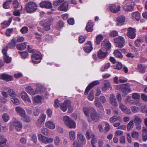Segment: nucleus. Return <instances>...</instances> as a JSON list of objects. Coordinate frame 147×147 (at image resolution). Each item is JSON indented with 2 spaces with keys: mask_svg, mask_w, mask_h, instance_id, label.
I'll return each instance as SVG.
<instances>
[{
  "mask_svg": "<svg viewBox=\"0 0 147 147\" xmlns=\"http://www.w3.org/2000/svg\"><path fill=\"white\" fill-rule=\"evenodd\" d=\"M36 90H34L31 86H27L25 88V90L31 95H34L37 94L41 93L45 91V90L44 87L40 84H36Z\"/></svg>",
  "mask_w": 147,
  "mask_h": 147,
  "instance_id": "f257e3e1",
  "label": "nucleus"
},
{
  "mask_svg": "<svg viewBox=\"0 0 147 147\" xmlns=\"http://www.w3.org/2000/svg\"><path fill=\"white\" fill-rule=\"evenodd\" d=\"M62 120L64 123L69 128L75 129L76 128V124L75 122L69 116H65L63 117Z\"/></svg>",
  "mask_w": 147,
  "mask_h": 147,
  "instance_id": "f03ea898",
  "label": "nucleus"
},
{
  "mask_svg": "<svg viewBox=\"0 0 147 147\" xmlns=\"http://www.w3.org/2000/svg\"><path fill=\"white\" fill-rule=\"evenodd\" d=\"M42 55L38 51L34 52L31 56L32 61L34 63H38L40 62Z\"/></svg>",
  "mask_w": 147,
  "mask_h": 147,
  "instance_id": "7ed1b4c3",
  "label": "nucleus"
},
{
  "mask_svg": "<svg viewBox=\"0 0 147 147\" xmlns=\"http://www.w3.org/2000/svg\"><path fill=\"white\" fill-rule=\"evenodd\" d=\"M36 4L33 2H29L25 6V9L28 13H32L35 11L37 9Z\"/></svg>",
  "mask_w": 147,
  "mask_h": 147,
  "instance_id": "20e7f679",
  "label": "nucleus"
},
{
  "mask_svg": "<svg viewBox=\"0 0 147 147\" xmlns=\"http://www.w3.org/2000/svg\"><path fill=\"white\" fill-rule=\"evenodd\" d=\"M68 108L69 113H71L72 111V108L71 106L70 101L69 100H66L64 103L61 105L60 108L61 110L63 112H65L67 109V107Z\"/></svg>",
  "mask_w": 147,
  "mask_h": 147,
  "instance_id": "39448f33",
  "label": "nucleus"
},
{
  "mask_svg": "<svg viewBox=\"0 0 147 147\" xmlns=\"http://www.w3.org/2000/svg\"><path fill=\"white\" fill-rule=\"evenodd\" d=\"M125 4L123 7L124 10L126 11L130 12L133 11L134 8V3L129 0L125 2Z\"/></svg>",
  "mask_w": 147,
  "mask_h": 147,
  "instance_id": "423d86ee",
  "label": "nucleus"
},
{
  "mask_svg": "<svg viewBox=\"0 0 147 147\" xmlns=\"http://www.w3.org/2000/svg\"><path fill=\"white\" fill-rule=\"evenodd\" d=\"M92 112L90 115L91 120L89 118L88 120V121L89 122H91L92 121L95 122H98L99 120L100 117L95 109H92Z\"/></svg>",
  "mask_w": 147,
  "mask_h": 147,
  "instance_id": "0eeeda50",
  "label": "nucleus"
},
{
  "mask_svg": "<svg viewBox=\"0 0 147 147\" xmlns=\"http://www.w3.org/2000/svg\"><path fill=\"white\" fill-rule=\"evenodd\" d=\"M117 89L121 88L122 91L125 94H127L131 92L129 84H127L121 86H117Z\"/></svg>",
  "mask_w": 147,
  "mask_h": 147,
  "instance_id": "6e6552de",
  "label": "nucleus"
},
{
  "mask_svg": "<svg viewBox=\"0 0 147 147\" xmlns=\"http://www.w3.org/2000/svg\"><path fill=\"white\" fill-rule=\"evenodd\" d=\"M38 138L39 140L46 144L52 143L53 141V138L46 137L41 134L38 135Z\"/></svg>",
  "mask_w": 147,
  "mask_h": 147,
  "instance_id": "1a4fd4ad",
  "label": "nucleus"
},
{
  "mask_svg": "<svg viewBox=\"0 0 147 147\" xmlns=\"http://www.w3.org/2000/svg\"><path fill=\"white\" fill-rule=\"evenodd\" d=\"M114 42L117 47L119 48L123 47L124 45V40L123 37L119 36L114 39Z\"/></svg>",
  "mask_w": 147,
  "mask_h": 147,
  "instance_id": "9d476101",
  "label": "nucleus"
},
{
  "mask_svg": "<svg viewBox=\"0 0 147 147\" xmlns=\"http://www.w3.org/2000/svg\"><path fill=\"white\" fill-rule=\"evenodd\" d=\"M101 46L103 50L105 51H108L111 48V44L107 40H104L101 43Z\"/></svg>",
  "mask_w": 147,
  "mask_h": 147,
  "instance_id": "9b49d317",
  "label": "nucleus"
},
{
  "mask_svg": "<svg viewBox=\"0 0 147 147\" xmlns=\"http://www.w3.org/2000/svg\"><path fill=\"white\" fill-rule=\"evenodd\" d=\"M77 138L78 141L82 145H84L86 144V140L82 134L78 132L77 135Z\"/></svg>",
  "mask_w": 147,
  "mask_h": 147,
  "instance_id": "f8f14e48",
  "label": "nucleus"
},
{
  "mask_svg": "<svg viewBox=\"0 0 147 147\" xmlns=\"http://www.w3.org/2000/svg\"><path fill=\"white\" fill-rule=\"evenodd\" d=\"M99 84V81L98 80L94 81L90 84L86 88L84 92L85 95H87L89 90L92 87Z\"/></svg>",
  "mask_w": 147,
  "mask_h": 147,
  "instance_id": "ddd939ff",
  "label": "nucleus"
},
{
  "mask_svg": "<svg viewBox=\"0 0 147 147\" xmlns=\"http://www.w3.org/2000/svg\"><path fill=\"white\" fill-rule=\"evenodd\" d=\"M109 8L110 10L112 12L116 13L120 11V7L119 5L111 4L109 5Z\"/></svg>",
  "mask_w": 147,
  "mask_h": 147,
  "instance_id": "4468645a",
  "label": "nucleus"
},
{
  "mask_svg": "<svg viewBox=\"0 0 147 147\" xmlns=\"http://www.w3.org/2000/svg\"><path fill=\"white\" fill-rule=\"evenodd\" d=\"M127 31V34L128 37L131 39L134 38L136 35V29L132 28L129 27L128 28Z\"/></svg>",
  "mask_w": 147,
  "mask_h": 147,
  "instance_id": "2eb2a0df",
  "label": "nucleus"
},
{
  "mask_svg": "<svg viewBox=\"0 0 147 147\" xmlns=\"http://www.w3.org/2000/svg\"><path fill=\"white\" fill-rule=\"evenodd\" d=\"M15 110L17 113L22 117H24L25 115L26 112L25 110L20 106L15 107Z\"/></svg>",
  "mask_w": 147,
  "mask_h": 147,
  "instance_id": "dca6fc26",
  "label": "nucleus"
},
{
  "mask_svg": "<svg viewBox=\"0 0 147 147\" xmlns=\"http://www.w3.org/2000/svg\"><path fill=\"white\" fill-rule=\"evenodd\" d=\"M119 107L120 109L126 114L129 115L131 113L130 110L127 108L124 105L121 103L119 104Z\"/></svg>",
  "mask_w": 147,
  "mask_h": 147,
  "instance_id": "f3484780",
  "label": "nucleus"
},
{
  "mask_svg": "<svg viewBox=\"0 0 147 147\" xmlns=\"http://www.w3.org/2000/svg\"><path fill=\"white\" fill-rule=\"evenodd\" d=\"M125 18L123 16L121 15L118 17L116 19L117 25L121 26L123 25L125 21Z\"/></svg>",
  "mask_w": 147,
  "mask_h": 147,
  "instance_id": "a211bd4d",
  "label": "nucleus"
},
{
  "mask_svg": "<svg viewBox=\"0 0 147 147\" xmlns=\"http://www.w3.org/2000/svg\"><path fill=\"white\" fill-rule=\"evenodd\" d=\"M40 5L42 8H45L47 9H49L52 7L51 3L47 1L41 2L40 4Z\"/></svg>",
  "mask_w": 147,
  "mask_h": 147,
  "instance_id": "6ab92c4d",
  "label": "nucleus"
},
{
  "mask_svg": "<svg viewBox=\"0 0 147 147\" xmlns=\"http://www.w3.org/2000/svg\"><path fill=\"white\" fill-rule=\"evenodd\" d=\"M92 50V47L90 41H88L84 47V50L86 53L90 52Z\"/></svg>",
  "mask_w": 147,
  "mask_h": 147,
  "instance_id": "aec40b11",
  "label": "nucleus"
},
{
  "mask_svg": "<svg viewBox=\"0 0 147 147\" xmlns=\"http://www.w3.org/2000/svg\"><path fill=\"white\" fill-rule=\"evenodd\" d=\"M20 95L22 98L23 100L27 102L31 103V100L30 99L29 96L26 92L23 91L22 92Z\"/></svg>",
  "mask_w": 147,
  "mask_h": 147,
  "instance_id": "412c9836",
  "label": "nucleus"
},
{
  "mask_svg": "<svg viewBox=\"0 0 147 147\" xmlns=\"http://www.w3.org/2000/svg\"><path fill=\"white\" fill-rule=\"evenodd\" d=\"M110 103L113 106L117 107L118 104L116 100L115 96L113 94H111L110 97Z\"/></svg>",
  "mask_w": 147,
  "mask_h": 147,
  "instance_id": "4be33fe9",
  "label": "nucleus"
},
{
  "mask_svg": "<svg viewBox=\"0 0 147 147\" xmlns=\"http://www.w3.org/2000/svg\"><path fill=\"white\" fill-rule=\"evenodd\" d=\"M1 78L6 81H10L12 80L13 76L8 74L3 73L1 74L0 76Z\"/></svg>",
  "mask_w": 147,
  "mask_h": 147,
  "instance_id": "5701e85b",
  "label": "nucleus"
},
{
  "mask_svg": "<svg viewBox=\"0 0 147 147\" xmlns=\"http://www.w3.org/2000/svg\"><path fill=\"white\" fill-rule=\"evenodd\" d=\"M12 125L15 126L16 129L18 131H20L22 127V124L18 121H13Z\"/></svg>",
  "mask_w": 147,
  "mask_h": 147,
  "instance_id": "b1692460",
  "label": "nucleus"
},
{
  "mask_svg": "<svg viewBox=\"0 0 147 147\" xmlns=\"http://www.w3.org/2000/svg\"><path fill=\"white\" fill-rule=\"evenodd\" d=\"M92 109H94L92 107H84L83 109V112L85 115L87 117H89V114L90 115L92 111Z\"/></svg>",
  "mask_w": 147,
  "mask_h": 147,
  "instance_id": "393cba45",
  "label": "nucleus"
},
{
  "mask_svg": "<svg viewBox=\"0 0 147 147\" xmlns=\"http://www.w3.org/2000/svg\"><path fill=\"white\" fill-rule=\"evenodd\" d=\"M102 49H100L98 52V57L100 59L105 58L107 56V53L105 52Z\"/></svg>",
  "mask_w": 147,
  "mask_h": 147,
  "instance_id": "a878e982",
  "label": "nucleus"
},
{
  "mask_svg": "<svg viewBox=\"0 0 147 147\" xmlns=\"http://www.w3.org/2000/svg\"><path fill=\"white\" fill-rule=\"evenodd\" d=\"M68 6V3L67 1H65L58 8V10L61 11H66L67 10Z\"/></svg>",
  "mask_w": 147,
  "mask_h": 147,
  "instance_id": "bb28decb",
  "label": "nucleus"
},
{
  "mask_svg": "<svg viewBox=\"0 0 147 147\" xmlns=\"http://www.w3.org/2000/svg\"><path fill=\"white\" fill-rule=\"evenodd\" d=\"M137 67L138 71L140 73L143 74L145 72L146 68L144 65H142L140 64H139L138 65Z\"/></svg>",
  "mask_w": 147,
  "mask_h": 147,
  "instance_id": "cd10ccee",
  "label": "nucleus"
},
{
  "mask_svg": "<svg viewBox=\"0 0 147 147\" xmlns=\"http://www.w3.org/2000/svg\"><path fill=\"white\" fill-rule=\"evenodd\" d=\"M40 24L41 26H43L45 30L46 31H48L50 29V25L47 23L46 22L44 21H40Z\"/></svg>",
  "mask_w": 147,
  "mask_h": 147,
  "instance_id": "c85d7f7f",
  "label": "nucleus"
},
{
  "mask_svg": "<svg viewBox=\"0 0 147 147\" xmlns=\"http://www.w3.org/2000/svg\"><path fill=\"white\" fill-rule=\"evenodd\" d=\"M93 23L91 21H89L86 26V30L88 32H91L93 30Z\"/></svg>",
  "mask_w": 147,
  "mask_h": 147,
  "instance_id": "c756f323",
  "label": "nucleus"
},
{
  "mask_svg": "<svg viewBox=\"0 0 147 147\" xmlns=\"http://www.w3.org/2000/svg\"><path fill=\"white\" fill-rule=\"evenodd\" d=\"M45 125L47 127L52 129H54L55 128V124L50 121L46 122Z\"/></svg>",
  "mask_w": 147,
  "mask_h": 147,
  "instance_id": "7c9ffc66",
  "label": "nucleus"
},
{
  "mask_svg": "<svg viewBox=\"0 0 147 147\" xmlns=\"http://www.w3.org/2000/svg\"><path fill=\"white\" fill-rule=\"evenodd\" d=\"M42 97L40 96L37 95L33 98V101L34 103H39L42 101Z\"/></svg>",
  "mask_w": 147,
  "mask_h": 147,
  "instance_id": "2f4dec72",
  "label": "nucleus"
},
{
  "mask_svg": "<svg viewBox=\"0 0 147 147\" xmlns=\"http://www.w3.org/2000/svg\"><path fill=\"white\" fill-rule=\"evenodd\" d=\"M110 82L106 81L104 82L103 86L102 88V90L103 91H105L107 89H108L110 87Z\"/></svg>",
  "mask_w": 147,
  "mask_h": 147,
  "instance_id": "473e14b6",
  "label": "nucleus"
},
{
  "mask_svg": "<svg viewBox=\"0 0 147 147\" xmlns=\"http://www.w3.org/2000/svg\"><path fill=\"white\" fill-rule=\"evenodd\" d=\"M26 47V44L25 42L17 44L16 45L17 48L19 50H23Z\"/></svg>",
  "mask_w": 147,
  "mask_h": 147,
  "instance_id": "72a5a7b5",
  "label": "nucleus"
},
{
  "mask_svg": "<svg viewBox=\"0 0 147 147\" xmlns=\"http://www.w3.org/2000/svg\"><path fill=\"white\" fill-rule=\"evenodd\" d=\"M131 16L133 18L137 20H139L140 19V13L138 11H135L132 13Z\"/></svg>",
  "mask_w": 147,
  "mask_h": 147,
  "instance_id": "f704fd0d",
  "label": "nucleus"
},
{
  "mask_svg": "<svg viewBox=\"0 0 147 147\" xmlns=\"http://www.w3.org/2000/svg\"><path fill=\"white\" fill-rule=\"evenodd\" d=\"M114 55L117 58L121 59L123 57V56L122 53L118 50H115L114 51Z\"/></svg>",
  "mask_w": 147,
  "mask_h": 147,
  "instance_id": "c9c22d12",
  "label": "nucleus"
},
{
  "mask_svg": "<svg viewBox=\"0 0 147 147\" xmlns=\"http://www.w3.org/2000/svg\"><path fill=\"white\" fill-rule=\"evenodd\" d=\"M8 89V88L5 87L3 88L2 89V91L1 94L5 97H7L8 96V95L7 92H6L5 91H7Z\"/></svg>",
  "mask_w": 147,
  "mask_h": 147,
  "instance_id": "e433bc0d",
  "label": "nucleus"
},
{
  "mask_svg": "<svg viewBox=\"0 0 147 147\" xmlns=\"http://www.w3.org/2000/svg\"><path fill=\"white\" fill-rule=\"evenodd\" d=\"M86 137L87 139L90 140L91 138L94 137V135L92 133V131L91 130H89L86 133Z\"/></svg>",
  "mask_w": 147,
  "mask_h": 147,
  "instance_id": "4c0bfd02",
  "label": "nucleus"
},
{
  "mask_svg": "<svg viewBox=\"0 0 147 147\" xmlns=\"http://www.w3.org/2000/svg\"><path fill=\"white\" fill-rule=\"evenodd\" d=\"M76 132L74 130H71L69 132V137L71 140H74L76 138Z\"/></svg>",
  "mask_w": 147,
  "mask_h": 147,
  "instance_id": "58836bf2",
  "label": "nucleus"
},
{
  "mask_svg": "<svg viewBox=\"0 0 147 147\" xmlns=\"http://www.w3.org/2000/svg\"><path fill=\"white\" fill-rule=\"evenodd\" d=\"M3 58L4 61L7 63H10L11 61V58L7 55L3 56Z\"/></svg>",
  "mask_w": 147,
  "mask_h": 147,
  "instance_id": "ea45409f",
  "label": "nucleus"
},
{
  "mask_svg": "<svg viewBox=\"0 0 147 147\" xmlns=\"http://www.w3.org/2000/svg\"><path fill=\"white\" fill-rule=\"evenodd\" d=\"M141 119L138 116H136L134 119V121L136 125H138L142 122Z\"/></svg>",
  "mask_w": 147,
  "mask_h": 147,
  "instance_id": "a19ab883",
  "label": "nucleus"
},
{
  "mask_svg": "<svg viewBox=\"0 0 147 147\" xmlns=\"http://www.w3.org/2000/svg\"><path fill=\"white\" fill-rule=\"evenodd\" d=\"M103 37L101 34L98 35L96 37V42L97 44H99L103 39Z\"/></svg>",
  "mask_w": 147,
  "mask_h": 147,
  "instance_id": "79ce46f5",
  "label": "nucleus"
},
{
  "mask_svg": "<svg viewBox=\"0 0 147 147\" xmlns=\"http://www.w3.org/2000/svg\"><path fill=\"white\" fill-rule=\"evenodd\" d=\"M11 102L15 105H18L20 104V102L19 100L15 97L11 98H10Z\"/></svg>",
  "mask_w": 147,
  "mask_h": 147,
  "instance_id": "37998d69",
  "label": "nucleus"
},
{
  "mask_svg": "<svg viewBox=\"0 0 147 147\" xmlns=\"http://www.w3.org/2000/svg\"><path fill=\"white\" fill-rule=\"evenodd\" d=\"M131 98L130 96H127L125 99V102L128 103L130 105H134L135 101L131 99Z\"/></svg>",
  "mask_w": 147,
  "mask_h": 147,
  "instance_id": "c03bdc74",
  "label": "nucleus"
},
{
  "mask_svg": "<svg viewBox=\"0 0 147 147\" xmlns=\"http://www.w3.org/2000/svg\"><path fill=\"white\" fill-rule=\"evenodd\" d=\"M16 43L14 39H12L10 42L8 43L7 46L9 48L13 49L16 46Z\"/></svg>",
  "mask_w": 147,
  "mask_h": 147,
  "instance_id": "a18cd8bd",
  "label": "nucleus"
},
{
  "mask_svg": "<svg viewBox=\"0 0 147 147\" xmlns=\"http://www.w3.org/2000/svg\"><path fill=\"white\" fill-rule=\"evenodd\" d=\"M7 92L8 95L11 97H14L16 96V94L15 92L11 89L9 88H8Z\"/></svg>",
  "mask_w": 147,
  "mask_h": 147,
  "instance_id": "49530a36",
  "label": "nucleus"
},
{
  "mask_svg": "<svg viewBox=\"0 0 147 147\" xmlns=\"http://www.w3.org/2000/svg\"><path fill=\"white\" fill-rule=\"evenodd\" d=\"M134 125V123L133 121L132 120H131L129 121L127 125V130H130L133 127Z\"/></svg>",
  "mask_w": 147,
  "mask_h": 147,
  "instance_id": "de8ad7c7",
  "label": "nucleus"
},
{
  "mask_svg": "<svg viewBox=\"0 0 147 147\" xmlns=\"http://www.w3.org/2000/svg\"><path fill=\"white\" fill-rule=\"evenodd\" d=\"M131 135L133 138L137 139L139 136V134L138 132L134 131L132 132Z\"/></svg>",
  "mask_w": 147,
  "mask_h": 147,
  "instance_id": "09e8293b",
  "label": "nucleus"
},
{
  "mask_svg": "<svg viewBox=\"0 0 147 147\" xmlns=\"http://www.w3.org/2000/svg\"><path fill=\"white\" fill-rule=\"evenodd\" d=\"M3 120L5 122L7 121L9 119V115L6 113L4 114L2 116Z\"/></svg>",
  "mask_w": 147,
  "mask_h": 147,
  "instance_id": "8fccbe9b",
  "label": "nucleus"
},
{
  "mask_svg": "<svg viewBox=\"0 0 147 147\" xmlns=\"http://www.w3.org/2000/svg\"><path fill=\"white\" fill-rule=\"evenodd\" d=\"M88 99L90 101H92L94 99V95L93 91H91L88 94Z\"/></svg>",
  "mask_w": 147,
  "mask_h": 147,
  "instance_id": "3c124183",
  "label": "nucleus"
},
{
  "mask_svg": "<svg viewBox=\"0 0 147 147\" xmlns=\"http://www.w3.org/2000/svg\"><path fill=\"white\" fill-rule=\"evenodd\" d=\"M54 142L55 145L57 146H59L60 144V139L58 136H56L54 140Z\"/></svg>",
  "mask_w": 147,
  "mask_h": 147,
  "instance_id": "603ef678",
  "label": "nucleus"
},
{
  "mask_svg": "<svg viewBox=\"0 0 147 147\" xmlns=\"http://www.w3.org/2000/svg\"><path fill=\"white\" fill-rule=\"evenodd\" d=\"M9 25V23H8L7 21H4L1 23V27L2 29H3L7 27Z\"/></svg>",
  "mask_w": 147,
  "mask_h": 147,
  "instance_id": "864d4df0",
  "label": "nucleus"
},
{
  "mask_svg": "<svg viewBox=\"0 0 147 147\" xmlns=\"http://www.w3.org/2000/svg\"><path fill=\"white\" fill-rule=\"evenodd\" d=\"M105 133H107L109 131L110 128V127L109 124L107 122H105Z\"/></svg>",
  "mask_w": 147,
  "mask_h": 147,
  "instance_id": "5fc2aeb1",
  "label": "nucleus"
},
{
  "mask_svg": "<svg viewBox=\"0 0 147 147\" xmlns=\"http://www.w3.org/2000/svg\"><path fill=\"white\" fill-rule=\"evenodd\" d=\"M20 3L17 0H13V6L14 8H18L20 7Z\"/></svg>",
  "mask_w": 147,
  "mask_h": 147,
  "instance_id": "6e6d98bb",
  "label": "nucleus"
},
{
  "mask_svg": "<svg viewBox=\"0 0 147 147\" xmlns=\"http://www.w3.org/2000/svg\"><path fill=\"white\" fill-rule=\"evenodd\" d=\"M132 111L134 113H137L139 110V108L136 106H133L131 107Z\"/></svg>",
  "mask_w": 147,
  "mask_h": 147,
  "instance_id": "4d7b16f0",
  "label": "nucleus"
},
{
  "mask_svg": "<svg viewBox=\"0 0 147 147\" xmlns=\"http://www.w3.org/2000/svg\"><path fill=\"white\" fill-rule=\"evenodd\" d=\"M64 26L63 22L62 21H60L57 24L56 27L58 29H60L63 27Z\"/></svg>",
  "mask_w": 147,
  "mask_h": 147,
  "instance_id": "13d9d810",
  "label": "nucleus"
},
{
  "mask_svg": "<svg viewBox=\"0 0 147 147\" xmlns=\"http://www.w3.org/2000/svg\"><path fill=\"white\" fill-rule=\"evenodd\" d=\"M11 2V0H9L6 1L3 4V7L5 9H7L9 7V4Z\"/></svg>",
  "mask_w": 147,
  "mask_h": 147,
  "instance_id": "bf43d9fd",
  "label": "nucleus"
},
{
  "mask_svg": "<svg viewBox=\"0 0 147 147\" xmlns=\"http://www.w3.org/2000/svg\"><path fill=\"white\" fill-rule=\"evenodd\" d=\"M7 139H4L3 140H1L0 141V147H4L6 145Z\"/></svg>",
  "mask_w": 147,
  "mask_h": 147,
  "instance_id": "052dcab7",
  "label": "nucleus"
},
{
  "mask_svg": "<svg viewBox=\"0 0 147 147\" xmlns=\"http://www.w3.org/2000/svg\"><path fill=\"white\" fill-rule=\"evenodd\" d=\"M132 97L133 99H139L140 98V96L138 93H134L132 94Z\"/></svg>",
  "mask_w": 147,
  "mask_h": 147,
  "instance_id": "680f3d73",
  "label": "nucleus"
},
{
  "mask_svg": "<svg viewBox=\"0 0 147 147\" xmlns=\"http://www.w3.org/2000/svg\"><path fill=\"white\" fill-rule=\"evenodd\" d=\"M82 145L79 144L77 141H75L73 143V146L74 147H82Z\"/></svg>",
  "mask_w": 147,
  "mask_h": 147,
  "instance_id": "e2e57ef3",
  "label": "nucleus"
},
{
  "mask_svg": "<svg viewBox=\"0 0 147 147\" xmlns=\"http://www.w3.org/2000/svg\"><path fill=\"white\" fill-rule=\"evenodd\" d=\"M24 118V121L26 122L29 123L31 121L30 117L28 116H26V115H25L24 116L22 117Z\"/></svg>",
  "mask_w": 147,
  "mask_h": 147,
  "instance_id": "0e129e2a",
  "label": "nucleus"
},
{
  "mask_svg": "<svg viewBox=\"0 0 147 147\" xmlns=\"http://www.w3.org/2000/svg\"><path fill=\"white\" fill-rule=\"evenodd\" d=\"M46 115L45 114H42L40 116L39 119H40L41 121L44 123L45 121V120Z\"/></svg>",
  "mask_w": 147,
  "mask_h": 147,
  "instance_id": "69168bd1",
  "label": "nucleus"
},
{
  "mask_svg": "<svg viewBox=\"0 0 147 147\" xmlns=\"http://www.w3.org/2000/svg\"><path fill=\"white\" fill-rule=\"evenodd\" d=\"M118 33L116 31L114 30L111 32L110 34V35L111 37H114L117 36Z\"/></svg>",
  "mask_w": 147,
  "mask_h": 147,
  "instance_id": "338daca9",
  "label": "nucleus"
},
{
  "mask_svg": "<svg viewBox=\"0 0 147 147\" xmlns=\"http://www.w3.org/2000/svg\"><path fill=\"white\" fill-rule=\"evenodd\" d=\"M141 111L143 113H147V105H144L142 107Z\"/></svg>",
  "mask_w": 147,
  "mask_h": 147,
  "instance_id": "774afa93",
  "label": "nucleus"
}]
</instances>
